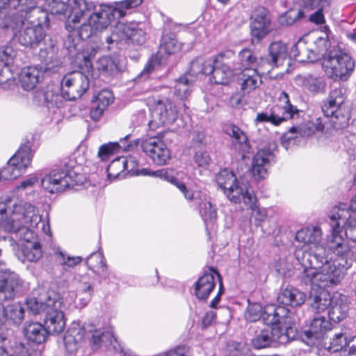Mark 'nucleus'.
Listing matches in <instances>:
<instances>
[{
	"instance_id": "f257e3e1",
	"label": "nucleus",
	"mask_w": 356,
	"mask_h": 356,
	"mask_svg": "<svg viewBox=\"0 0 356 356\" xmlns=\"http://www.w3.org/2000/svg\"><path fill=\"white\" fill-rule=\"evenodd\" d=\"M332 236H327L324 244H321L322 232L318 227L300 229L296 235V241L302 243L295 251V257L302 267L300 274L301 282L312 289L333 287L343 280L346 270L352 266L356 259H351L346 264V260L339 257L328 245Z\"/></svg>"
},
{
	"instance_id": "f03ea898",
	"label": "nucleus",
	"mask_w": 356,
	"mask_h": 356,
	"mask_svg": "<svg viewBox=\"0 0 356 356\" xmlns=\"http://www.w3.org/2000/svg\"><path fill=\"white\" fill-rule=\"evenodd\" d=\"M143 1L124 0L98 8L86 0H49L48 5L51 14L67 18L65 28L69 32L78 28L79 36L84 40L106 29L113 20L123 17L126 10L140 6Z\"/></svg>"
},
{
	"instance_id": "7ed1b4c3",
	"label": "nucleus",
	"mask_w": 356,
	"mask_h": 356,
	"mask_svg": "<svg viewBox=\"0 0 356 356\" xmlns=\"http://www.w3.org/2000/svg\"><path fill=\"white\" fill-rule=\"evenodd\" d=\"M31 6L22 11H13L8 15L0 13V27L11 38L26 47L34 48L46 35L44 27L49 26L48 14L38 4L31 1Z\"/></svg>"
},
{
	"instance_id": "20e7f679",
	"label": "nucleus",
	"mask_w": 356,
	"mask_h": 356,
	"mask_svg": "<svg viewBox=\"0 0 356 356\" xmlns=\"http://www.w3.org/2000/svg\"><path fill=\"white\" fill-rule=\"evenodd\" d=\"M328 216L332 227L328 245L347 264L351 259H356V195L350 205L340 203L333 207Z\"/></svg>"
},
{
	"instance_id": "39448f33",
	"label": "nucleus",
	"mask_w": 356,
	"mask_h": 356,
	"mask_svg": "<svg viewBox=\"0 0 356 356\" xmlns=\"http://www.w3.org/2000/svg\"><path fill=\"white\" fill-rule=\"evenodd\" d=\"M41 224L42 231L51 235L48 221H42L38 209L26 202H17L10 197H2L0 200V232L16 231L22 226L37 227Z\"/></svg>"
},
{
	"instance_id": "423d86ee",
	"label": "nucleus",
	"mask_w": 356,
	"mask_h": 356,
	"mask_svg": "<svg viewBox=\"0 0 356 356\" xmlns=\"http://www.w3.org/2000/svg\"><path fill=\"white\" fill-rule=\"evenodd\" d=\"M86 338L91 339L94 346L99 347L104 343L107 346L106 342L109 341L115 351L122 352V348L112 333L96 329L91 324L81 325L79 323H73L64 336L63 341L66 350L69 353L76 351L79 344Z\"/></svg>"
},
{
	"instance_id": "0eeeda50",
	"label": "nucleus",
	"mask_w": 356,
	"mask_h": 356,
	"mask_svg": "<svg viewBox=\"0 0 356 356\" xmlns=\"http://www.w3.org/2000/svg\"><path fill=\"white\" fill-rule=\"evenodd\" d=\"M86 177L79 172V168L53 170L41 179L42 188L50 193H57L68 188L84 184Z\"/></svg>"
},
{
	"instance_id": "6e6552de",
	"label": "nucleus",
	"mask_w": 356,
	"mask_h": 356,
	"mask_svg": "<svg viewBox=\"0 0 356 356\" xmlns=\"http://www.w3.org/2000/svg\"><path fill=\"white\" fill-rule=\"evenodd\" d=\"M296 321L295 323H280L270 325L261 330L252 339V345L256 349H261L274 343L284 344L294 339L297 334Z\"/></svg>"
},
{
	"instance_id": "1a4fd4ad",
	"label": "nucleus",
	"mask_w": 356,
	"mask_h": 356,
	"mask_svg": "<svg viewBox=\"0 0 356 356\" xmlns=\"http://www.w3.org/2000/svg\"><path fill=\"white\" fill-rule=\"evenodd\" d=\"M245 318L250 321H257L260 318L266 325L280 323H295L296 316L288 309L275 305H267L262 308L259 303L249 302Z\"/></svg>"
},
{
	"instance_id": "9d476101",
	"label": "nucleus",
	"mask_w": 356,
	"mask_h": 356,
	"mask_svg": "<svg viewBox=\"0 0 356 356\" xmlns=\"http://www.w3.org/2000/svg\"><path fill=\"white\" fill-rule=\"evenodd\" d=\"M346 97L341 88L331 90L330 95L322 106L325 118L334 130L345 128L350 120V113L343 106Z\"/></svg>"
},
{
	"instance_id": "9b49d317",
	"label": "nucleus",
	"mask_w": 356,
	"mask_h": 356,
	"mask_svg": "<svg viewBox=\"0 0 356 356\" xmlns=\"http://www.w3.org/2000/svg\"><path fill=\"white\" fill-rule=\"evenodd\" d=\"M323 67L325 74L333 79L346 81L355 70V61L348 54L334 48L323 58Z\"/></svg>"
},
{
	"instance_id": "f8f14e48",
	"label": "nucleus",
	"mask_w": 356,
	"mask_h": 356,
	"mask_svg": "<svg viewBox=\"0 0 356 356\" xmlns=\"http://www.w3.org/2000/svg\"><path fill=\"white\" fill-rule=\"evenodd\" d=\"M279 103L270 110L257 113L255 124L269 122L277 126L289 119L298 118L301 111L290 103L289 95L282 91L278 98Z\"/></svg>"
},
{
	"instance_id": "ddd939ff",
	"label": "nucleus",
	"mask_w": 356,
	"mask_h": 356,
	"mask_svg": "<svg viewBox=\"0 0 356 356\" xmlns=\"http://www.w3.org/2000/svg\"><path fill=\"white\" fill-rule=\"evenodd\" d=\"M122 158L124 163L126 175L129 174L133 176L143 174L144 175L159 177L175 185L183 193L186 200H191L193 199L194 195L193 192L188 189L186 185L175 176L174 171L172 170L162 169L156 171H150L148 169H143L142 172H140L137 169L138 162L134 156H129Z\"/></svg>"
},
{
	"instance_id": "4468645a",
	"label": "nucleus",
	"mask_w": 356,
	"mask_h": 356,
	"mask_svg": "<svg viewBox=\"0 0 356 356\" xmlns=\"http://www.w3.org/2000/svg\"><path fill=\"white\" fill-rule=\"evenodd\" d=\"M303 42L302 40H300L298 42L293 44L289 49L287 44L282 41H275L271 42L268 47V56L264 60L267 72H270L271 69L282 65L287 58L298 59V57L302 51Z\"/></svg>"
},
{
	"instance_id": "2eb2a0df",
	"label": "nucleus",
	"mask_w": 356,
	"mask_h": 356,
	"mask_svg": "<svg viewBox=\"0 0 356 356\" xmlns=\"http://www.w3.org/2000/svg\"><path fill=\"white\" fill-rule=\"evenodd\" d=\"M216 181L227 198L234 203L241 202L251 189L248 184L238 181L234 172L228 169L221 170L216 175Z\"/></svg>"
},
{
	"instance_id": "dca6fc26",
	"label": "nucleus",
	"mask_w": 356,
	"mask_h": 356,
	"mask_svg": "<svg viewBox=\"0 0 356 356\" xmlns=\"http://www.w3.org/2000/svg\"><path fill=\"white\" fill-rule=\"evenodd\" d=\"M89 88V79L83 72L73 71L66 74L60 83V95L66 100L81 97Z\"/></svg>"
},
{
	"instance_id": "f3484780",
	"label": "nucleus",
	"mask_w": 356,
	"mask_h": 356,
	"mask_svg": "<svg viewBox=\"0 0 356 356\" xmlns=\"http://www.w3.org/2000/svg\"><path fill=\"white\" fill-rule=\"evenodd\" d=\"M33 154L29 145L20 146L17 152L8 160L2 170L5 179H13L21 176L30 165Z\"/></svg>"
},
{
	"instance_id": "a211bd4d",
	"label": "nucleus",
	"mask_w": 356,
	"mask_h": 356,
	"mask_svg": "<svg viewBox=\"0 0 356 356\" xmlns=\"http://www.w3.org/2000/svg\"><path fill=\"white\" fill-rule=\"evenodd\" d=\"M143 152L158 165H163L170 159V151L159 137H150L143 140Z\"/></svg>"
},
{
	"instance_id": "6ab92c4d",
	"label": "nucleus",
	"mask_w": 356,
	"mask_h": 356,
	"mask_svg": "<svg viewBox=\"0 0 356 356\" xmlns=\"http://www.w3.org/2000/svg\"><path fill=\"white\" fill-rule=\"evenodd\" d=\"M63 302L59 299L44 316V327L47 334H59L65 327V319L62 310Z\"/></svg>"
},
{
	"instance_id": "aec40b11",
	"label": "nucleus",
	"mask_w": 356,
	"mask_h": 356,
	"mask_svg": "<svg viewBox=\"0 0 356 356\" xmlns=\"http://www.w3.org/2000/svg\"><path fill=\"white\" fill-rule=\"evenodd\" d=\"M270 19L267 10L260 8L252 15L251 34L254 39L260 41L270 31Z\"/></svg>"
},
{
	"instance_id": "412c9836",
	"label": "nucleus",
	"mask_w": 356,
	"mask_h": 356,
	"mask_svg": "<svg viewBox=\"0 0 356 356\" xmlns=\"http://www.w3.org/2000/svg\"><path fill=\"white\" fill-rule=\"evenodd\" d=\"M47 70V67H39V65L22 68L19 74V80L22 88L27 91L34 89L42 81L44 73Z\"/></svg>"
},
{
	"instance_id": "4be33fe9",
	"label": "nucleus",
	"mask_w": 356,
	"mask_h": 356,
	"mask_svg": "<svg viewBox=\"0 0 356 356\" xmlns=\"http://www.w3.org/2000/svg\"><path fill=\"white\" fill-rule=\"evenodd\" d=\"M273 159L274 155L269 149L258 150L252 162V174L255 180L259 181L267 177L268 165Z\"/></svg>"
},
{
	"instance_id": "5701e85b",
	"label": "nucleus",
	"mask_w": 356,
	"mask_h": 356,
	"mask_svg": "<svg viewBox=\"0 0 356 356\" xmlns=\"http://www.w3.org/2000/svg\"><path fill=\"white\" fill-rule=\"evenodd\" d=\"M72 285L75 288L76 298H79L83 306H86L94 293L93 280L88 274L78 275L73 279Z\"/></svg>"
},
{
	"instance_id": "b1692460",
	"label": "nucleus",
	"mask_w": 356,
	"mask_h": 356,
	"mask_svg": "<svg viewBox=\"0 0 356 356\" xmlns=\"http://www.w3.org/2000/svg\"><path fill=\"white\" fill-rule=\"evenodd\" d=\"M59 299L58 295L54 293H45L38 298H30L26 300L28 309L33 314H47L51 307H54L56 301Z\"/></svg>"
},
{
	"instance_id": "393cba45",
	"label": "nucleus",
	"mask_w": 356,
	"mask_h": 356,
	"mask_svg": "<svg viewBox=\"0 0 356 356\" xmlns=\"http://www.w3.org/2000/svg\"><path fill=\"white\" fill-rule=\"evenodd\" d=\"M235 67H236V71L258 68L262 70V73L266 71L264 60L261 58L259 61L256 54L248 48H245L239 52L237 66Z\"/></svg>"
},
{
	"instance_id": "a878e982",
	"label": "nucleus",
	"mask_w": 356,
	"mask_h": 356,
	"mask_svg": "<svg viewBox=\"0 0 356 356\" xmlns=\"http://www.w3.org/2000/svg\"><path fill=\"white\" fill-rule=\"evenodd\" d=\"M349 305L348 297L339 293L332 296V304L328 312L330 319L334 323H339L348 316Z\"/></svg>"
},
{
	"instance_id": "bb28decb",
	"label": "nucleus",
	"mask_w": 356,
	"mask_h": 356,
	"mask_svg": "<svg viewBox=\"0 0 356 356\" xmlns=\"http://www.w3.org/2000/svg\"><path fill=\"white\" fill-rule=\"evenodd\" d=\"M113 96L108 90H102L94 96L92 100V106L90 109V117L95 120H99L104 111L113 102Z\"/></svg>"
},
{
	"instance_id": "cd10ccee",
	"label": "nucleus",
	"mask_w": 356,
	"mask_h": 356,
	"mask_svg": "<svg viewBox=\"0 0 356 356\" xmlns=\"http://www.w3.org/2000/svg\"><path fill=\"white\" fill-rule=\"evenodd\" d=\"M178 110L169 99H163L157 102L154 115H156L159 122L162 124L173 123L177 118Z\"/></svg>"
},
{
	"instance_id": "c85d7f7f",
	"label": "nucleus",
	"mask_w": 356,
	"mask_h": 356,
	"mask_svg": "<svg viewBox=\"0 0 356 356\" xmlns=\"http://www.w3.org/2000/svg\"><path fill=\"white\" fill-rule=\"evenodd\" d=\"M200 214L204 222L206 229H212L216 220V210L211 202L210 197L206 195L196 199Z\"/></svg>"
},
{
	"instance_id": "c756f323",
	"label": "nucleus",
	"mask_w": 356,
	"mask_h": 356,
	"mask_svg": "<svg viewBox=\"0 0 356 356\" xmlns=\"http://www.w3.org/2000/svg\"><path fill=\"white\" fill-rule=\"evenodd\" d=\"M241 202L251 210V220L254 222L255 225H260L266 219L268 215L267 210L265 208L259 207L257 204V197L252 189L244 195Z\"/></svg>"
},
{
	"instance_id": "7c9ffc66",
	"label": "nucleus",
	"mask_w": 356,
	"mask_h": 356,
	"mask_svg": "<svg viewBox=\"0 0 356 356\" xmlns=\"http://www.w3.org/2000/svg\"><path fill=\"white\" fill-rule=\"evenodd\" d=\"M23 334L27 340L39 344L45 341L48 334L44 326L38 322L26 323Z\"/></svg>"
},
{
	"instance_id": "2f4dec72",
	"label": "nucleus",
	"mask_w": 356,
	"mask_h": 356,
	"mask_svg": "<svg viewBox=\"0 0 356 356\" xmlns=\"http://www.w3.org/2000/svg\"><path fill=\"white\" fill-rule=\"evenodd\" d=\"M213 82L216 84H227L230 79L237 74L236 67H231L229 65L222 64L213 61L211 70Z\"/></svg>"
},
{
	"instance_id": "473e14b6",
	"label": "nucleus",
	"mask_w": 356,
	"mask_h": 356,
	"mask_svg": "<svg viewBox=\"0 0 356 356\" xmlns=\"http://www.w3.org/2000/svg\"><path fill=\"white\" fill-rule=\"evenodd\" d=\"M130 137L127 135L124 138L120 139V143L110 142L104 144L99 148L97 156L102 161L107 160L111 156L119 152L120 149L123 151H129L133 147V145L125 144L126 140Z\"/></svg>"
},
{
	"instance_id": "72a5a7b5",
	"label": "nucleus",
	"mask_w": 356,
	"mask_h": 356,
	"mask_svg": "<svg viewBox=\"0 0 356 356\" xmlns=\"http://www.w3.org/2000/svg\"><path fill=\"white\" fill-rule=\"evenodd\" d=\"M303 42L302 51L301 54H305L306 53H309L307 55V58L312 61L314 59H316L321 56H323L324 58L327 56V52L330 44L328 41V35L327 33H323V35L319 36L314 41L315 48L313 49L308 50L305 48V42Z\"/></svg>"
},
{
	"instance_id": "f704fd0d",
	"label": "nucleus",
	"mask_w": 356,
	"mask_h": 356,
	"mask_svg": "<svg viewBox=\"0 0 356 356\" xmlns=\"http://www.w3.org/2000/svg\"><path fill=\"white\" fill-rule=\"evenodd\" d=\"M306 295L296 288L286 287L278 296L277 300L284 305L300 306L305 301Z\"/></svg>"
},
{
	"instance_id": "c9c22d12",
	"label": "nucleus",
	"mask_w": 356,
	"mask_h": 356,
	"mask_svg": "<svg viewBox=\"0 0 356 356\" xmlns=\"http://www.w3.org/2000/svg\"><path fill=\"white\" fill-rule=\"evenodd\" d=\"M241 90L244 93H249L258 88L262 83L258 69H249L241 71Z\"/></svg>"
},
{
	"instance_id": "e433bc0d",
	"label": "nucleus",
	"mask_w": 356,
	"mask_h": 356,
	"mask_svg": "<svg viewBox=\"0 0 356 356\" xmlns=\"http://www.w3.org/2000/svg\"><path fill=\"white\" fill-rule=\"evenodd\" d=\"M215 286L214 275L205 273L195 283V294L199 300H207Z\"/></svg>"
},
{
	"instance_id": "4c0bfd02",
	"label": "nucleus",
	"mask_w": 356,
	"mask_h": 356,
	"mask_svg": "<svg viewBox=\"0 0 356 356\" xmlns=\"http://www.w3.org/2000/svg\"><path fill=\"white\" fill-rule=\"evenodd\" d=\"M194 82L195 79L188 77L186 75L177 79L173 92L174 98L176 100H186L192 92Z\"/></svg>"
},
{
	"instance_id": "58836bf2",
	"label": "nucleus",
	"mask_w": 356,
	"mask_h": 356,
	"mask_svg": "<svg viewBox=\"0 0 356 356\" xmlns=\"http://www.w3.org/2000/svg\"><path fill=\"white\" fill-rule=\"evenodd\" d=\"M42 254L40 243H24L21 251L18 254V258L23 262H35L38 261Z\"/></svg>"
},
{
	"instance_id": "ea45409f",
	"label": "nucleus",
	"mask_w": 356,
	"mask_h": 356,
	"mask_svg": "<svg viewBox=\"0 0 356 356\" xmlns=\"http://www.w3.org/2000/svg\"><path fill=\"white\" fill-rule=\"evenodd\" d=\"M330 323L324 316L315 317L311 324L308 332H306L308 337L318 339L328 330L330 329Z\"/></svg>"
},
{
	"instance_id": "a19ab883",
	"label": "nucleus",
	"mask_w": 356,
	"mask_h": 356,
	"mask_svg": "<svg viewBox=\"0 0 356 356\" xmlns=\"http://www.w3.org/2000/svg\"><path fill=\"white\" fill-rule=\"evenodd\" d=\"M88 266L95 273L106 277L107 265L106 259L101 252H93L86 259Z\"/></svg>"
},
{
	"instance_id": "79ce46f5",
	"label": "nucleus",
	"mask_w": 356,
	"mask_h": 356,
	"mask_svg": "<svg viewBox=\"0 0 356 356\" xmlns=\"http://www.w3.org/2000/svg\"><path fill=\"white\" fill-rule=\"evenodd\" d=\"M326 123H328L327 120L325 121L324 119L319 117L316 118L314 122H309L306 125L292 127L291 131L300 133L303 136H308L316 131H324Z\"/></svg>"
},
{
	"instance_id": "37998d69",
	"label": "nucleus",
	"mask_w": 356,
	"mask_h": 356,
	"mask_svg": "<svg viewBox=\"0 0 356 356\" xmlns=\"http://www.w3.org/2000/svg\"><path fill=\"white\" fill-rule=\"evenodd\" d=\"M213 63L212 59L197 58L191 62L190 70L186 75L195 79V76L200 74H210Z\"/></svg>"
},
{
	"instance_id": "c03bdc74",
	"label": "nucleus",
	"mask_w": 356,
	"mask_h": 356,
	"mask_svg": "<svg viewBox=\"0 0 356 356\" xmlns=\"http://www.w3.org/2000/svg\"><path fill=\"white\" fill-rule=\"evenodd\" d=\"M57 49L51 41L49 44H46L45 46L40 49L38 58L41 62L42 65L39 67H47V70L50 69L51 67L49 65L53 63L56 57Z\"/></svg>"
},
{
	"instance_id": "a18cd8bd",
	"label": "nucleus",
	"mask_w": 356,
	"mask_h": 356,
	"mask_svg": "<svg viewBox=\"0 0 356 356\" xmlns=\"http://www.w3.org/2000/svg\"><path fill=\"white\" fill-rule=\"evenodd\" d=\"M332 304V296L326 291L321 290L314 295V301L312 303V309L317 313H321L327 309Z\"/></svg>"
},
{
	"instance_id": "49530a36",
	"label": "nucleus",
	"mask_w": 356,
	"mask_h": 356,
	"mask_svg": "<svg viewBox=\"0 0 356 356\" xmlns=\"http://www.w3.org/2000/svg\"><path fill=\"white\" fill-rule=\"evenodd\" d=\"M106 172L109 179H120L124 178L126 172L122 158L119 157L113 160L108 166Z\"/></svg>"
},
{
	"instance_id": "de8ad7c7",
	"label": "nucleus",
	"mask_w": 356,
	"mask_h": 356,
	"mask_svg": "<svg viewBox=\"0 0 356 356\" xmlns=\"http://www.w3.org/2000/svg\"><path fill=\"white\" fill-rule=\"evenodd\" d=\"M134 26H136V23L118 22L113 29V38L111 39L119 40L120 41L129 40Z\"/></svg>"
},
{
	"instance_id": "09e8293b",
	"label": "nucleus",
	"mask_w": 356,
	"mask_h": 356,
	"mask_svg": "<svg viewBox=\"0 0 356 356\" xmlns=\"http://www.w3.org/2000/svg\"><path fill=\"white\" fill-rule=\"evenodd\" d=\"M182 44L172 35H163L160 45V51L167 54H173L182 49Z\"/></svg>"
},
{
	"instance_id": "8fccbe9b",
	"label": "nucleus",
	"mask_w": 356,
	"mask_h": 356,
	"mask_svg": "<svg viewBox=\"0 0 356 356\" xmlns=\"http://www.w3.org/2000/svg\"><path fill=\"white\" fill-rule=\"evenodd\" d=\"M96 67L105 75H112L118 71L117 63L109 56L100 58L97 62Z\"/></svg>"
},
{
	"instance_id": "3c124183",
	"label": "nucleus",
	"mask_w": 356,
	"mask_h": 356,
	"mask_svg": "<svg viewBox=\"0 0 356 356\" xmlns=\"http://www.w3.org/2000/svg\"><path fill=\"white\" fill-rule=\"evenodd\" d=\"M302 86L312 92L319 93L325 90V82L321 77L307 76L302 79Z\"/></svg>"
},
{
	"instance_id": "603ef678",
	"label": "nucleus",
	"mask_w": 356,
	"mask_h": 356,
	"mask_svg": "<svg viewBox=\"0 0 356 356\" xmlns=\"http://www.w3.org/2000/svg\"><path fill=\"white\" fill-rule=\"evenodd\" d=\"M38 229L37 227L31 226H22V228L16 231H6V232H14L19 235L21 240L24 241L25 243H39L38 241V234L36 230Z\"/></svg>"
},
{
	"instance_id": "864d4df0",
	"label": "nucleus",
	"mask_w": 356,
	"mask_h": 356,
	"mask_svg": "<svg viewBox=\"0 0 356 356\" xmlns=\"http://www.w3.org/2000/svg\"><path fill=\"white\" fill-rule=\"evenodd\" d=\"M6 310L7 321H10L13 323H20L24 318V309L19 302L8 305Z\"/></svg>"
},
{
	"instance_id": "5fc2aeb1",
	"label": "nucleus",
	"mask_w": 356,
	"mask_h": 356,
	"mask_svg": "<svg viewBox=\"0 0 356 356\" xmlns=\"http://www.w3.org/2000/svg\"><path fill=\"white\" fill-rule=\"evenodd\" d=\"M349 343L350 341L345 333H337L330 339V345L327 349L330 352L336 353L342 350Z\"/></svg>"
},
{
	"instance_id": "6e6d98bb",
	"label": "nucleus",
	"mask_w": 356,
	"mask_h": 356,
	"mask_svg": "<svg viewBox=\"0 0 356 356\" xmlns=\"http://www.w3.org/2000/svg\"><path fill=\"white\" fill-rule=\"evenodd\" d=\"M226 131L233 138V142L238 143L240 148L245 150L248 141V138L245 133L235 125L227 127Z\"/></svg>"
},
{
	"instance_id": "4d7b16f0",
	"label": "nucleus",
	"mask_w": 356,
	"mask_h": 356,
	"mask_svg": "<svg viewBox=\"0 0 356 356\" xmlns=\"http://www.w3.org/2000/svg\"><path fill=\"white\" fill-rule=\"evenodd\" d=\"M31 1H34L35 5L38 4V0H0V8H3L7 4H13L15 9L13 11H22L24 8L31 6Z\"/></svg>"
},
{
	"instance_id": "13d9d810",
	"label": "nucleus",
	"mask_w": 356,
	"mask_h": 356,
	"mask_svg": "<svg viewBox=\"0 0 356 356\" xmlns=\"http://www.w3.org/2000/svg\"><path fill=\"white\" fill-rule=\"evenodd\" d=\"M302 12L300 10L290 9L280 18V23L285 25H291L299 18L302 17Z\"/></svg>"
},
{
	"instance_id": "bf43d9fd",
	"label": "nucleus",
	"mask_w": 356,
	"mask_h": 356,
	"mask_svg": "<svg viewBox=\"0 0 356 356\" xmlns=\"http://www.w3.org/2000/svg\"><path fill=\"white\" fill-rule=\"evenodd\" d=\"M40 95L42 96L44 105L48 106L49 104L54 105L57 104L59 95L56 93V90L54 89L53 86H47L46 89L41 90Z\"/></svg>"
},
{
	"instance_id": "052dcab7",
	"label": "nucleus",
	"mask_w": 356,
	"mask_h": 356,
	"mask_svg": "<svg viewBox=\"0 0 356 356\" xmlns=\"http://www.w3.org/2000/svg\"><path fill=\"white\" fill-rule=\"evenodd\" d=\"M16 56L17 51L11 45H7L0 50V60L6 65L12 63Z\"/></svg>"
},
{
	"instance_id": "680f3d73",
	"label": "nucleus",
	"mask_w": 356,
	"mask_h": 356,
	"mask_svg": "<svg viewBox=\"0 0 356 356\" xmlns=\"http://www.w3.org/2000/svg\"><path fill=\"white\" fill-rule=\"evenodd\" d=\"M60 257V263L63 266L74 267L81 262L82 259L80 257H70L61 251H58Z\"/></svg>"
},
{
	"instance_id": "e2e57ef3",
	"label": "nucleus",
	"mask_w": 356,
	"mask_h": 356,
	"mask_svg": "<svg viewBox=\"0 0 356 356\" xmlns=\"http://www.w3.org/2000/svg\"><path fill=\"white\" fill-rule=\"evenodd\" d=\"M129 40L132 43L136 44H143L145 42V33L140 28L138 27V24H136V26L134 27V31H131V34Z\"/></svg>"
},
{
	"instance_id": "0e129e2a",
	"label": "nucleus",
	"mask_w": 356,
	"mask_h": 356,
	"mask_svg": "<svg viewBox=\"0 0 356 356\" xmlns=\"http://www.w3.org/2000/svg\"><path fill=\"white\" fill-rule=\"evenodd\" d=\"M95 51L92 50L90 54L86 55L85 54H79V58H82L83 63L80 64V67L82 70L90 73L92 69V58L94 57Z\"/></svg>"
},
{
	"instance_id": "69168bd1",
	"label": "nucleus",
	"mask_w": 356,
	"mask_h": 356,
	"mask_svg": "<svg viewBox=\"0 0 356 356\" xmlns=\"http://www.w3.org/2000/svg\"><path fill=\"white\" fill-rule=\"evenodd\" d=\"M195 162L200 167L205 168L209 165L211 158L208 152L204 151H198L194 156Z\"/></svg>"
},
{
	"instance_id": "338daca9",
	"label": "nucleus",
	"mask_w": 356,
	"mask_h": 356,
	"mask_svg": "<svg viewBox=\"0 0 356 356\" xmlns=\"http://www.w3.org/2000/svg\"><path fill=\"white\" fill-rule=\"evenodd\" d=\"M235 56L234 51L227 49L220 53L212 61L216 63L229 65V60L232 59Z\"/></svg>"
},
{
	"instance_id": "774afa93",
	"label": "nucleus",
	"mask_w": 356,
	"mask_h": 356,
	"mask_svg": "<svg viewBox=\"0 0 356 356\" xmlns=\"http://www.w3.org/2000/svg\"><path fill=\"white\" fill-rule=\"evenodd\" d=\"M188 347L179 346L174 349L170 350L165 356H188Z\"/></svg>"
}]
</instances>
